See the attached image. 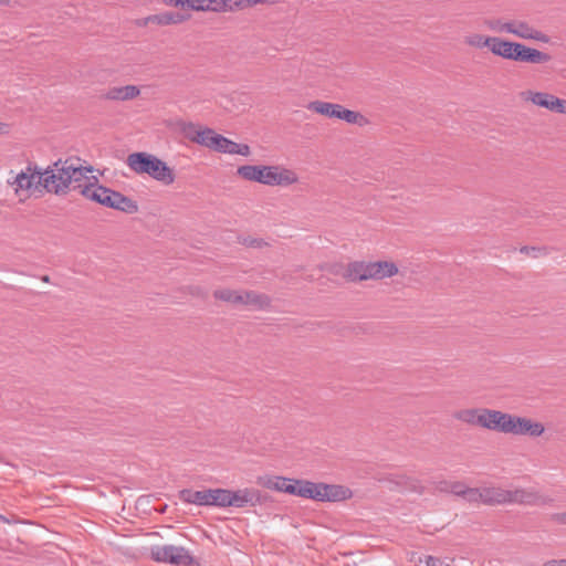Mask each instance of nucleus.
<instances>
[{
	"mask_svg": "<svg viewBox=\"0 0 566 566\" xmlns=\"http://www.w3.org/2000/svg\"><path fill=\"white\" fill-rule=\"evenodd\" d=\"M297 492V496L321 502H342L353 496V492L346 486L307 480H301Z\"/></svg>",
	"mask_w": 566,
	"mask_h": 566,
	"instance_id": "39448f33",
	"label": "nucleus"
},
{
	"mask_svg": "<svg viewBox=\"0 0 566 566\" xmlns=\"http://www.w3.org/2000/svg\"><path fill=\"white\" fill-rule=\"evenodd\" d=\"M420 563H424L426 566H451L446 559L434 557V556H424L423 558H419Z\"/></svg>",
	"mask_w": 566,
	"mask_h": 566,
	"instance_id": "72a5a7b5",
	"label": "nucleus"
},
{
	"mask_svg": "<svg viewBox=\"0 0 566 566\" xmlns=\"http://www.w3.org/2000/svg\"><path fill=\"white\" fill-rule=\"evenodd\" d=\"M244 293H245V290H237L233 305H243V306H245Z\"/></svg>",
	"mask_w": 566,
	"mask_h": 566,
	"instance_id": "ea45409f",
	"label": "nucleus"
},
{
	"mask_svg": "<svg viewBox=\"0 0 566 566\" xmlns=\"http://www.w3.org/2000/svg\"><path fill=\"white\" fill-rule=\"evenodd\" d=\"M484 25L497 33H507L510 31V20H502V19H488L484 21Z\"/></svg>",
	"mask_w": 566,
	"mask_h": 566,
	"instance_id": "7c9ffc66",
	"label": "nucleus"
},
{
	"mask_svg": "<svg viewBox=\"0 0 566 566\" xmlns=\"http://www.w3.org/2000/svg\"><path fill=\"white\" fill-rule=\"evenodd\" d=\"M545 432V427L542 422L533 421L526 417L511 416L510 434L513 436H528L532 438L541 437Z\"/></svg>",
	"mask_w": 566,
	"mask_h": 566,
	"instance_id": "2eb2a0df",
	"label": "nucleus"
},
{
	"mask_svg": "<svg viewBox=\"0 0 566 566\" xmlns=\"http://www.w3.org/2000/svg\"><path fill=\"white\" fill-rule=\"evenodd\" d=\"M150 557L157 563L176 566H190L193 563L192 556L185 547L175 545L154 546L150 549Z\"/></svg>",
	"mask_w": 566,
	"mask_h": 566,
	"instance_id": "1a4fd4ad",
	"label": "nucleus"
},
{
	"mask_svg": "<svg viewBox=\"0 0 566 566\" xmlns=\"http://www.w3.org/2000/svg\"><path fill=\"white\" fill-rule=\"evenodd\" d=\"M509 34H512L517 39L541 43H549L551 41V38L546 33L538 30L525 20H510Z\"/></svg>",
	"mask_w": 566,
	"mask_h": 566,
	"instance_id": "4468645a",
	"label": "nucleus"
},
{
	"mask_svg": "<svg viewBox=\"0 0 566 566\" xmlns=\"http://www.w3.org/2000/svg\"><path fill=\"white\" fill-rule=\"evenodd\" d=\"M521 98L525 103L545 108L552 113L566 115V99L548 92L526 90L521 92Z\"/></svg>",
	"mask_w": 566,
	"mask_h": 566,
	"instance_id": "6e6552de",
	"label": "nucleus"
},
{
	"mask_svg": "<svg viewBox=\"0 0 566 566\" xmlns=\"http://www.w3.org/2000/svg\"><path fill=\"white\" fill-rule=\"evenodd\" d=\"M177 126L187 139L198 145H202L207 127L185 120L178 122Z\"/></svg>",
	"mask_w": 566,
	"mask_h": 566,
	"instance_id": "393cba45",
	"label": "nucleus"
},
{
	"mask_svg": "<svg viewBox=\"0 0 566 566\" xmlns=\"http://www.w3.org/2000/svg\"><path fill=\"white\" fill-rule=\"evenodd\" d=\"M180 497L190 504L224 507V489L182 490Z\"/></svg>",
	"mask_w": 566,
	"mask_h": 566,
	"instance_id": "9d476101",
	"label": "nucleus"
},
{
	"mask_svg": "<svg viewBox=\"0 0 566 566\" xmlns=\"http://www.w3.org/2000/svg\"><path fill=\"white\" fill-rule=\"evenodd\" d=\"M484 412L485 408H467L455 411L453 418L469 426L483 428Z\"/></svg>",
	"mask_w": 566,
	"mask_h": 566,
	"instance_id": "5701e85b",
	"label": "nucleus"
},
{
	"mask_svg": "<svg viewBox=\"0 0 566 566\" xmlns=\"http://www.w3.org/2000/svg\"><path fill=\"white\" fill-rule=\"evenodd\" d=\"M166 7L189 9V0H160Z\"/></svg>",
	"mask_w": 566,
	"mask_h": 566,
	"instance_id": "f704fd0d",
	"label": "nucleus"
},
{
	"mask_svg": "<svg viewBox=\"0 0 566 566\" xmlns=\"http://www.w3.org/2000/svg\"><path fill=\"white\" fill-rule=\"evenodd\" d=\"M337 119H342L347 124L357 125L359 127H364L369 124V119L360 112L347 109L343 105H340Z\"/></svg>",
	"mask_w": 566,
	"mask_h": 566,
	"instance_id": "c85d7f7f",
	"label": "nucleus"
},
{
	"mask_svg": "<svg viewBox=\"0 0 566 566\" xmlns=\"http://www.w3.org/2000/svg\"><path fill=\"white\" fill-rule=\"evenodd\" d=\"M301 480L297 479H289L283 476H273L268 479L263 486L270 490H275L279 492H284L293 495H298L297 488L300 485Z\"/></svg>",
	"mask_w": 566,
	"mask_h": 566,
	"instance_id": "412c9836",
	"label": "nucleus"
},
{
	"mask_svg": "<svg viewBox=\"0 0 566 566\" xmlns=\"http://www.w3.org/2000/svg\"><path fill=\"white\" fill-rule=\"evenodd\" d=\"M307 109L328 118H338L340 104L316 99L307 104Z\"/></svg>",
	"mask_w": 566,
	"mask_h": 566,
	"instance_id": "bb28decb",
	"label": "nucleus"
},
{
	"mask_svg": "<svg viewBox=\"0 0 566 566\" xmlns=\"http://www.w3.org/2000/svg\"><path fill=\"white\" fill-rule=\"evenodd\" d=\"M99 205L129 214L138 211V205L135 200L107 187H105V193L101 196Z\"/></svg>",
	"mask_w": 566,
	"mask_h": 566,
	"instance_id": "9b49d317",
	"label": "nucleus"
},
{
	"mask_svg": "<svg viewBox=\"0 0 566 566\" xmlns=\"http://www.w3.org/2000/svg\"><path fill=\"white\" fill-rule=\"evenodd\" d=\"M245 306L258 311H266L272 305V298L265 294L252 290H245Z\"/></svg>",
	"mask_w": 566,
	"mask_h": 566,
	"instance_id": "a878e982",
	"label": "nucleus"
},
{
	"mask_svg": "<svg viewBox=\"0 0 566 566\" xmlns=\"http://www.w3.org/2000/svg\"><path fill=\"white\" fill-rule=\"evenodd\" d=\"M222 154L241 155L248 157L251 155V148L247 144L235 143L220 134H217L212 128H206V135L202 145Z\"/></svg>",
	"mask_w": 566,
	"mask_h": 566,
	"instance_id": "0eeeda50",
	"label": "nucleus"
},
{
	"mask_svg": "<svg viewBox=\"0 0 566 566\" xmlns=\"http://www.w3.org/2000/svg\"><path fill=\"white\" fill-rule=\"evenodd\" d=\"M249 245L253 247V248H263V247H266L268 243L263 239H252L249 242Z\"/></svg>",
	"mask_w": 566,
	"mask_h": 566,
	"instance_id": "79ce46f5",
	"label": "nucleus"
},
{
	"mask_svg": "<svg viewBox=\"0 0 566 566\" xmlns=\"http://www.w3.org/2000/svg\"><path fill=\"white\" fill-rule=\"evenodd\" d=\"M483 504L490 506L509 504V490L501 486H483Z\"/></svg>",
	"mask_w": 566,
	"mask_h": 566,
	"instance_id": "b1692460",
	"label": "nucleus"
},
{
	"mask_svg": "<svg viewBox=\"0 0 566 566\" xmlns=\"http://www.w3.org/2000/svg\"><path fill=\"white\" fill-rule=\"evenodd\" d=\"M280 0H243V2H244L243 8L252 7L258 3L276 4Z\"/></svg>",
	"mask_w": 566,
	"mask_h": 566,
	"instance_id": "58836bf2",
	"label": "nucleus"
},
{
	"mask_svg": "<svg viewBox=\"0 0 566 566\" xmlns=\"http://www.w3.org/2000/svg\"><path fill=\"white\" fill-rule=\"evenodd\" d=\"M493 36L484 35L481 33H469L464 36L463 42L469 48L484 49L490 46Z\"/></svg>",
	"mask_w": 566,
	"mask_h": 566,
	"instance_id": "c756f323",
	"label": "nucleus"
},
{
	"mask_svg": "<svg viewBox=\"0 0 566 566\" xmlns=\"http://www.w3.org/2000/svg\"><path fill=\"white\" fill-rule=\"evenodd\" d=\"M0 521L3 523H11L9 518L0 514Z\"/></svg>",
	"mask_w": 566,
	"mask_h": 566,
	"instance_id": "37998d69",
	"label": "nucleus"
},
{
	"mask_svg": "<svg viewBox=\"0 0 566 566\" xmlns=\"http://www.w3.org/2000/svg\"><path fill=\"white\" fill-rule=\"evenodd\" d=\"M243 7V0H189V10L202 12H232Z\"/></svg>",
	"mask_w": 566,
	"mask_h": 566,
	"instance_id": "f8f14e48",
	"label": "nucleus"
},
{
	"mask_svg": "<svg viewBox=\"0 0 566 566\" xmlns=\"http://www.w3.org/2000/svg\"><path fill=\"white\" fill-rule=\"evenodd\" d=\"M140 95V88L137 85L113 86L109 87L103 98L112 102H126L137 98Z\"/></svg>",
	"mask_w": 566,
	"mask_h": 566,
	"instance_id": "6ab92c4d",
	"label": "nucleus"
},
{
	"mask_svg": "<svg viewBox=\"0 0 566 566\" xmlns=\"http://www.w3.org/2000/svg\"><path fill=\"white\" fill-rule=\"evenodd\" d=\"M370 261H353L347 264L343 277L348 282L371 280Z\"/></svg>",
	"mask_w": 566,
	"mask_h": 566,
	"instance_id": "a211bd4d",
	"label": "nucleus"
},
{
	"mask_svg": "<svg viewBox=\"0 0 566 566\" xmlns=\"http://www.w3.org/2000/svg\"><path fill=\"white\" fill-rule=\"evenodd\" d=\"M73 189L78 190L83 197L97 203H99L101 196L105 193V187L96 182L82 184L81 181Z\"/></svg>",
	"mask_w": 566,
	"mask_h": 566,
	"instance_id": "cd10ccee",
	"label": "nucleus"
},
{
	"mask_svg": "<svg viewBox=\"0 0 566 566\" xmlns=\"http://www.w3.org/2000/svg\"><path fill=\"white\" fill-rule=\"evenodd\" d=\"M551 520L558 525L566 526V511L552 514Z\"/></svg>",
	"mask_w": 566,
	"mask_h": 566,
	"instance_id": "c9c22d12",
	"label": "nucleus"
},
{
	"mask_svg": "<svg viewBox=\"0 0 566 566\" xmlns=\"http://www.w3.org/2000/svg\"><path fill=\"white\" fill-rule=\"evenodd\" d=\"M543 566H566V559H551L545 562Z\"/></svg>",
	"mask_w": 566,
	"mask_h": 566,
	"instance_id": "a19ab883",
	"label": "nucleus"
},
{
	"mask_svg": "<svg viewBox=\"0 0 566 566\" xmlns=\"http://www.w3.org/2000/svg\"><path fill=\"white\" fill-rule=\"evenodd\" d=\"M552 500L534 489L515 488L509 490V504L544 506Z\"/></svg>",
	"mask_w": 566,
	"mask_h": 566,
	"instance_id": "ddd939ff",
	"label": "nucleus"
},
{
	"mask_svg": "<svg viewBox=\"0 0 566 566\" xmlns=\"http://www.w3.org/2000/svg\"><path fill=\"white\" fill-rule=\"evenodd\" d=\"M512 413L485 408L483 429L510 434Z\"/></svg>",
	"mask_w": 566,
	"mask_h": 566,
	"instance_id": "f3484780",
	"label": "nucleus"
},
{
	"mask_svg": "<svg viewBox=\"0 0 566 566\" xmlns=\"http://www.w3.org/2000/svg\"><path fill=\"white\" fill-rule=\"evenodd\" d=\"M191 19V14L181 11H163L154 14L153 25L170 27L182 24Z\"/></svg>",
	"mask_w": 566,
	"mask_h": 566,
	"instance_id": "aec40b11",
	"label": "nucleus"
},
{
	"mask_svg": "<svg viewBox=\"0 0 566 566\" xmlns=\"http://www.w3.org/2000/svg\"><path fill=\"white\" fill-rule=\"evenodd\" d=\"M235 293H237V290L218 289L213 292V297L218 301L226 302V303L233 305Z\"/></svg>",
	"mask_w": 566,
	"mask_h": 566,
	"instance_id": "2f4dec72",
	"label": "nucleus"
},
{
	"mask_svg": "<svg viewBox=\"0 0 566 566\" xmlns=\"http://www.w3.org/2000/svg\"><path fill=\"white\" fill-rule=\"evenodd\" d=\"M469 488L464 486L463 484L461 483H454L452 486H451V492L454 494V495H458V496H461L464 499V492L468 490Z\"/></svg>",
	"mask_w": 566,
	"mask_h": 566,
	"instance_id": "4c0bfd02",
	"label": "nucleus"
},
{
	"mask_svg": "<svg viewBox=\"0 0 566 566\" xmlns=\"http://www.w3.org/2000/svg\"><path fill=\"white\" fill-rule=\"evenodd\" d=\"M128 167L138 175H148L165 186L175 182L176 174L164 160L153 154L139 151L127 157Z\"/></svg>",
	"mask_w": 566,
	"mask_h": 566,
	"instance_id": "20e7f679",
	"label": "nucleus"
},
{
	"mask_svg": "<svg viewBox=\"0 0 566 566\" xmlns=\"http://www.w3.org/2000/svg\"><path fill=\"white\" fill-rule=\"evenodd\" d=\"M237 175L243 180L268 187H290L300 182L294 169L281 165H243L238 167Z\"/></svg>",
	"mask_w": 566,
	"mask_h": 566,
	"instance_id": "f03ea898",
	"label": "nucleus"
},
{
	"mask_svg": "<svg viewBox=\"0 0 566 566\" xmlns=\"http://www.w3.org/2000/svg\"><path fill=\"white\" fill-rule=\"evenodd\" d=\"M17 196L29 198L31 192L43 191V170L36 166L29 165L25 169L15 175L12 181H8Z\"/></svg>",
	"mask_w": 566,
	"mask_h": 566,
	"instance_id": "423d86ee",
	"label": "nucleus"
},
{
	"mask_svg": "<svg viewBox=\"0 0 566 566\" xmlns=\"http://www.w3.org/2000/svg\"><path fill=\"white\" fill-rule=\"evenodd\" d=\"M260 491L255 489H241L237 491L224 489V507H243L247 504L260 503Z\"/></svg>",
	"mask_w": 566,
	"mask_h": 566,
	"instance_id": "dca6fc26",
	"label": "nucleus"
},
{
	"mask_svg": "<svg viewBox=\"0 0 566 566\" xmlns=\"http://www.w3.org/2000/svg\"><path fill=\"white\" fill-rule=\"evenodd\" d=\"M1 4H9V0H0Z\"/></svg>",
	"mask_w": 566,
	"mask_h": 566,
	"instance_id": "c03bdc74",
	"label": "nucleus"
},
{
	"mask_svg": "<svg viewBox=\"0 0 566 566\" xmlns=\"http://www.w3.org/2000/svg\"><path fill=\"white\" fill-rule=\"evenodd\" d=\"M370 270H371V280L381 281L385 279L392 277L399 273V269L397 264L392 261L380 260V261H370Z\"/></svg>",
	"mask_w": 566,
	"mask_h": 566,
	"instance_id": "4be33fe9",
	"label": "nucleus"
},
{
	"mask_svg": "<svg viewBox=\"0 0 566 566\" xmlns=\"http://www.w3.org/2000/svg\"><path fill=\"white\" fill-rule=\"evenodd\" d=\"M153 19H154V14H149L147 17H144V18H140V19H137L135 21V24L138 27V28H147L149 25H153Z\"/></svg>",
	"mask_w": 566,
	"mask_h": 566,
	"instance_id": "e433bc0d",
	"label": "nucleus"
},
{
	"mask_svg": "<svg viewBox=\"0 0 566 566\" xmlns=\"http://www.w3.org/2000/svg\"><path fill=\"white\" fill-rule=\"evenodd\" d=\"M464 500L473 504H483V488H469L464 492Z\"/></svg>",
	"mask_w": 566,
	"mask_h": 566,
	"instance_id": "473e14b6",
	"label": "nucleus"
},
{
	"mask_svg": "<svg viewBox=\"0 0 566 566\" xmlns=\"http://www.w3.org/2000/svg\"><path fill=\"white\" fill-rule=\"evenodd\" d=\"M489 50L495 56L520 63L545 64L552 60L546 52L500 36L492 38Z\"/></svg>",
	"mask_w": 566,
	"mask_h": 566,
	"instance_id": "7ed1b4c3",
	"label": "nucleus"
},
{
	"mask_svg": "<svg viewBox=\"0 0 566 566\" xmlns=\"http://www.w3.org/2000/svg\"><path fill=\"white\" fill-rule=\"evenodd\" d=\"M92 170V167H83L80 158L59 159L43 170V189L56 196L66 195L73 184L75 186L86 179V172Z\"/></svg>",
	"mask_w": 566,
	"mask_h": 566,
	"instance_id": "f257e3e1",
	"label": "nucleus"
}]
</instances>
